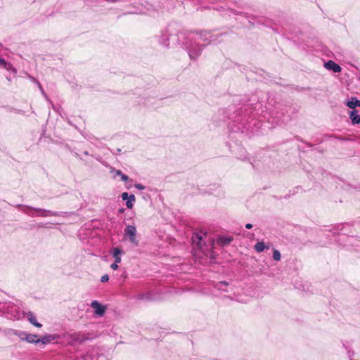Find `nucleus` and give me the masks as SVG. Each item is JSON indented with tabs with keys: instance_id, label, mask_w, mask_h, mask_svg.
I'll return each instance as SVG.
<instances>
[{
	"instance_id": "1",
	"label": "nucleus",
	"mask_w": 360,
	"mask_h": 360,
	"mask_svg": "<svg viewBox=\"0 0 360 360\" xmlns=\"http://www.w3.org/2000/svg\"><path fill=\"white\" fill-rule=\"evenodd\" d=\"M136 229L134 226L128 225L124 229V236L125 238H128L129 241L136 246L139 245V241L136 238Z\"/></svg>"
},
{
	"instance_id": "2",
	"label": "nucleus",
	"mask_w": 360,
	"mask_h": 360,
	"mask_svg": "<svg viewBox=\"0 0 360 360\" xmlns=\"http://www.w3.org/2000/svg\"><path fill=\"white\" fill-rule=\"evenodd\" d=\"M90 306L94 310V314L98 317L103 316L105 313L106 307L97 300H94Z\"/></svg>"
},
{
	"instance_id": "3",
	"label": "nucleus",
	"mask_w": 360,
	"mask_h": 360,
	"mask_svg": "<svg viewBox=\"0 0 360 360\" xmlns=\"http://www.w3.org/2000/svg\"><path fill=\"white\" fill-rule=\"evenodd\" d=\"M202 48L199 45H191L188 48V54L191 59L196 58L201 53Z\"/></svg>"
},
{
	"instance_id": "4",
	"label": "nucleus",
	"mask_w": 360,
	"mask_h": 360,
	"mask_svg": "<svg viewBox=\"0 0 360 360\" xmlns=\"http://www.w3.org/2000/svg\"><path fill=\"white\" fill-rule=\"evenodd\" d=\"M324 67L328 70L333 71L334 72H340L342 70L341 67L333 60H328V62L325 63Z\"/></svg>"
},
{
	"instance_id": "5",
	"label": "nucleus",
	"mask_w": 360,
	"mask_h": 360,
	"mask_svg": "<svg viewBox=\"0 0 360 360\" xmlns=\"http://www.w3.org/2000/svg\"><path fill=\"white\" fill-rule=\"evenodd\" d=\"M30 210H33L37 212V215L41 216V217H46V216H56L57 214L54 212L50 211V210H46L43 209H33L32 207H30Z\"/></svg>"
},
{
	"instance_id": "6",
	"label": "nucleus",
	"mask_w": 360,
	"mask_h": 360,
	"mask_svg": "<svg viewBox=\"0 0 360 360\" xmlns=\"http://www.w3.org/2000/svg\"><path fill=\"white\" fill-rule=\"evenodd\" d=\"M26 316H27L29 322L31 324H32L33 326H36L37 328H41L42 326V325L41 323L37 322V319H36L34 314L32 312L28 311L26 314Z\"/></svg>"
},
{
	"instance_id": "7",
	"label": "nucleus",
	"mask_w": 360,
	"mask_h": 360,
	"mask_svg": "<svg viewBox=\"0 0 360 360\" xmlns=\"http://www.w3.org/2000/svg\"><path fill=\"white\" fill-rule=\"evenodd\" d=\"M233 240V238L232 236H220L217 240V243L224 246L230 244Z\"/></svg>"
},
{
	"instance_id": "8",
	"label": "nucleus",
	"mask_w": 360,
	"mask_h": 360,
	"mask_svg": "<svg viewBox=\"0 0 360 360\" xmlns=\"http://www.w3.org/2000/svg\"><path fill=\"white\" fill-rule=\"evenodd\" d=\"M192 240L199 248H202V242L203 241V236L200 233H195L192 237Z\"/></svg>"
},
{
	"instance_id": "9",
	"label": "nucleus",
	"mask_w": 360,
	"mask_h": 360,
	"mask_svg": "<svg viewBox=\"0 0 360 360\" xmlns=\"http://www.w3.org/2000/svg\"><path fill=\"white\" fill-rule=\"evenodd\" d=\"M112 256L115 259V262L116 263H120L121 262V257L120 255L123 254V252L121 249L119 248H115L112 250Z\"/></svg>"
},
{
	"instance_id": "10",
	"label": "nucleus",
	"mask_w": 360,
	"mask_h": 360,
	"mask_svg": "<svg viewBox=\"0 0 360 360\" xmlns=\"http://www.w3.org/2000/svg\"><path fill=\"white\" fill-rule=\"evenodd\" d=\"M254 248L257 252L260 253V252H263L265 249H269V246L265 245V244L263 241H259V242H257L255 245Z\"/></svg>"
},
{
	"instance_id": "11",
	"label": "nucleus",
	"mask_w": 360,
	"mask_h": 360,
	"mask_svg": "<svg viewBox=\"0 0 360 360\" xmlns=\"http://www.w3.org/2000/svg\"><path fill=\"white\" fill-rule=\"evenodd\" d=\"M55 338H56V335H47L42 337L41 338H39V343L41 342L43 345H46V344L49 343L50 342H51L52 340H54Z\"/></svg>"
},
{
	"instance_id": "12",
	"label": "nucleus",
	"mask_w": 360,
	"mask_h": 360,
	"mask_svg": "<svg viewBox=\"0 0 360 360\" xmlns=\"http://www.w3.org/2000/svg\"><path fill=\"white\" fill-rule=\"evenodd\" d=\"M25 341L29 343H39V338L37 335L35 334H30L27 333V337L25 338Z\"/></svg>"
},
{
	"instance_id": "13",
	"label": "nucleus",
	"mask_w": 360,
	"mask_h": 360,
	"mask_svg": "<svg viewBox=\"0 0 360 360\" xmlns=\"http://www.w3.org/2000/svg\"><path fill=\"white\" fill-rule=\"evenodd\" d=\"M347 105L349 108H354L356 107H360V100H358L355 97H352L347 103Z\"/></svg>"
},
{
	"instance_id": "14",
	"label": "nucleus",
	"mask_w": 360,
	"mask_h": 360,
	"mask_svg": "<svg viewBox=\"0 0 360 360\" xmlns=\"http://www.w3.org/2000/svg\"><path fill=\"white\" fill-rule=\"evenodd\" d=\"M349 117L353 124H360V115L356 114V110L351 112Z\"/></svg>"
},
{
	"instance_id": "15",
	"label": "nucleus",
	"mask_w": 360,
	"mask_h": 360,
	"mask_svg": "<svg viewBox=\"0 0 360 360\" xmlns=\"http://www.w3.org/2000/svg\"><path fill=\"white\" fill-rule=\"evenodd\" d=\"M135 200H136L135 195L133 194L129 195V197L127 200V202H126L127 207L129 209H131L134 206V202H135Z\"/></svg>"
},
{
	"instance_id": "16",
	"label": "nucleus",
	"mask_w": 360,
	"mask_h": 360,
	"mask_svg": "<svg viewBox=\"0 0 360 360\" xmlns=\"http://www.w3.org/2000/svg\"><path fill=\"white\" fill-rule=\"evenodd\" d=\"M281 253L278 250L274 249L273 250V259L276 261H279L281 259Z\"/></svg>"
},
{
	"instance_id": "17",
	"label": "nucleus",
	"mask_w": 360,
	"mask_h": 360,
	"mask_svg": "<svg viewBox=\"0 0 360 360\" xmlns=\"http://www.w3.org/2000/svg\"><path fill=\"white\" fill-rule=\"evenodd\" d=\"M208 34H209V33L207 32H202L200 34L197 35V37L195 38V39H197L198 41H205V39H204V37H207V35H208Z\"/></svg>"
},
{
	"instance_id": "18",
	"label": "nucleus",
	"mask_w": 360,
	"mask_h": 360,
	"mask_svg": "<svg viewBox=\"0 0 360 360\" xmlns=\"http://www.w3.org/2000/svg\"><path fill=\"white\" fill-rule=\"evenodd\" d=\"M15 335H17L20 340H25V338L27 337V333L24 331H18L15 333Z\"/></svg>"
},
{
	"instance_id": "19",
	"label": "nucleus",
	"mask_w": 360,
	"mask_h": 360,
	"mask_svg": "<svg viewBox=\"0 0 360 360\" xmlns=\"http://www.w3.org/2000/svg\"><path fill=\"white\" fill-rule=\"evenodd\" d=\"M108 280H109V276L107 274L102 276L101 278V281L103 283L106 282Z\"/></svg>"
},
{
	"instance_id": "20",
	"label": "nucleus",
	"mask_w": 360,
	"mask_h": 360,
	"mask_svg": "<svg viewBox=\"0 0 360 360\" xmlns=\"http://www.w3.org/2000/svg\"><path fill=\"white\" fill-rule=\"evenodd\" d=\"M134 186H135V188H136L139 190H144L145 189V186L141 184H136Z\"/></svg>"
},
{
	"instance_id": "21",
	"label": "nucleus",
	"mask_w": 360,
	"mask_h": 360,
	"mask_svg": "<svg viewBox=\"0 0 360 360\" xmlns=\"http://www.w3.org/2000/svg\"><path fill=\"white\" fill-rule=\"evenodd\" d=\"M129 194L126 192H124L122 194V198L124 200H127L129 198Z\"/></svg>"
},
{
	"instance_id": "22",
	"label": "nucleus",
	"mask_w": 360,
	"mask_h": 360,
	"mask_svg": "<svg viewBox=\"0 0 360 360\" xmlns=\"http://www.w3.org/2000/svg\"><path fill=\"white\" fill-rule=\"evenodd\" d=\"M37 85H38L39 88L40 89V90H41V91L42 94H43V95L46 97V98L47 99V96L46 95V94H45V92H44V89H42L41 85L40 84V83L37 82Z\"/></svg>"
},
{
	"instance_id": "23",
	"label": "nucleus",
	"mask_w": 360,
	"mask_h": 360,
	"mask_svg": "<svg viewBox=\"0 0 360 360\" xmlns=\"http://www.w3.org/2000/svg\"><path fill=\"white\" fill-rule=\"evenodd\" d=\"M118 264L119 263H116L115 262L111 264L110 267L113 269V270H117L118 269Z\"/></svg>"
},
{
	"instance_id": "24",
	"label": "nucleus",
	"mask_w": 360,
	"mask_h": 360,
	"mask_svg": "<svg viewBox=\"0 0 360 360\" xmlns=\"http://www.w3.org/2000/svg\"><path fill=\"white\" fill-rule=\"evenodd\" d=\"M139 299H149V294L146 293V294H143V295H139Z\"/></svg>"
},
{
	"instance_id": "25",
	"label": "nucleus",
	"mask_w": 360,
	"mask_h": 360,
	"mask_svg": "<svg viewBox=\"0 0 360 360\" xmlns=\"http://www.w3.org/2000/svg\"><path fill=\"white\" fill-rule=\"evenodd\" d=\"M120 177L123 181H127L129 179L128 176L124 174H122Z\"/></svg>"
},
{
	"instance_id": "26",
	"label": "nucleus",
	"mask_w": 360,
	"mask_h": 360,
	"mask_svg": "<svg viewBox=\"0 0 360 360\" xmlns=\"http://www.w3.org/2000/svg\"><path fill=\"white\" fill-rule=\"evenodd\" d=\"M111 172H115V174L117 176H120L122 174V172L120 170H115L114 169H112Z\"/></svg>"
},
{
	"instance_id": "27",
	"label": "nucleus",
	"mask_w": 360,
	"mask_h": 360,
	"mask_svg": "<svg viewBox=\"0 0 360 360\" xmlns=\"http://www.w3.org/2000/svg\"><path fill=\"white\" fill-rule=\"evenodd\" d=\"M6 65V62L5 61L4 59L3 58H0V65Z\"/></svg>"
},
{
	"instance_id": "28",
	"label": "nucleus",
	"mask_w": 360,
	"mask_h": 360,
	"mask_svg": "<svg viewBox=\"0 0 360 360\" xmlns=\"http://www.w3.org/2000/svg\"><path fill=\"white\" fill-rule=\"evenodd\" d=\"M252 227V225L251 224L248 223V224H245V228L248 229H250Z\"/></svg>"
},
{
	"instance_id": "29",
	"label": "nucleus",
	"mask_w": 360,
	"mask_h": 360,
	"mask_svg": "<svg viewBox=\"0 0 360 360\" xmlns=\"http://www.w3.org/2000/svg\"><path fill=\"white\" fill-rule=\"evenodd\" d=\"M11 64L10 63H6V65H4V67L6 68V69H10L11 68Z\"/></svg>"
},
{
	"instance_id": "30",
	"label": "nucleus",
	"mask_w": 360,
	"mask_h": 360,
	"mask_svg": "<svg viewBox=\"0 0 360 360\" xmlns=\"http://www.w3.org/2000/svg\"><path fill=\"white\" fill-rule=\"evenodd\" d=\"M218 285H228V283H226V281H223V282L219 283Z\"/></svg>"
},
{
	"instance_id": "31",
	"label": "nucleus",
	"mask_w": 360,
	"mask_h": 360,
	"mask_svg": "<svg viewBox=\"0 0 360 360\" xmlns=\"http://www.w3.org/2000/svg\"><path fill=\"white\" fill-rule=\"evenodd\" d=\"M27 213L29 215L34 216V214H31V213H30V212H27Z\"/></svg>"
}]
</instances>
